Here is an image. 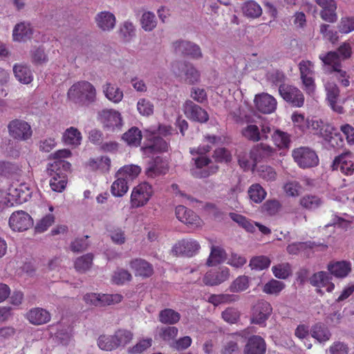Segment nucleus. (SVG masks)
Segmentation results:
<instances>
[{"label": "nucleus", "mask_w": 354, "mask_h": 354, "mask_svg": "<svg viewBox=\"0 0 354 354\" xmlns=\"http://www.w3.org/2000/svg\"><path fill=\"white\" fill-rule=\"evenodd\" d=\"M31 195V188L27 183L0 188V212L8 207L27 202Z\"/></svg>", "instance_id": "nucleus-1"}, {"label": "nucleus", "mask_w": 354, "mask_h": 354, "mask_svg": "<svg viewBox=\"0 0 354 354\" xmlns=\"http://www.w3.org/2000/svg\"><path fill=\"white\" fill-rule=\"evenodd\" d=\"M97 89L90 82L80 80L73 84L67 91V100L79 106H87L97 100Z\"/></svg>", "instance_id": "nucleus-2"}, {"label": "nucleus", "mask_w": 354, "mask_h": 354, "mask_svg": "<svg viewBox=\"0 0 354 354\" xmlns=\"http://www.w3.org/2000/svg\"><path fill=\"white\" fill-rule=\"evenodd\" d=\"M71 165L60 158V156H53L48 163V172L51 176L49 185L51 189L55 192H62L66 187L67 178L65 171L70 169Z\"/></svg>", "instance_id": "nucleus-3"}, {"label": "nucleus", "mask_w": 354, "mask_h": 354, "mask_svg": "<svg viewBox=\"0 0 354 354\" xmlns=\"http://www.w3.org/2000/svg\"><path fill=\"white\" fill-rule=\"evenodd\" d=\"M154 194L153 187L147 182H142L133 187L130 194V205L133 208L145 206Z\"/></svg>", "instance_id": "nucleus-4"}, {"label": "nucleus", "mask_w": 354, "mask_h": 354, "mask_svg": "<svg viewBox=\"0 0 354 354\" xmlns=\"http://www.w3.org/2000/svg\"><path fill=\"white\" fill-rule=\"evenodd\" d=\"M34 224L32 217L26 212L17 210L12 212L8 219V225L13 232H23L30 229Z\"/></svg>", "instance_id": "nucleus-5"}, {"label": "nucleus", "mask_w": 354, "mask_h": 354, "mask_svg": "<svg viewBox=\"0 0 354 354\" xmlns=\"http://www.w3.org/2000/svg\"><path fill=\"white\" fill-rule=\"evenodd\" d=\"M257 158L260 156H240L239 162L240 166L245 170L254 171L257 169L259 175L266 180H272L276 177V173L272 168L268 166H261V169L257 167V163L259 162Z\"/></svg>", "instance_id": "nucleus-6"}, {"label": "nucleus", "mask_w": 354, "mask_h": 354, "mask_svg": "<svg viewBox=\"0 0 354 354\" xmlns=\"http://www.w3.org/2000/svg\"><path fill=\"white\" fill-rule=\"evenodd\" d=\"M9 136L18 141H26L31 138L32 130L30 124L25 120L15 119L8 125Z\"/></svg>", "instance_id": "nucleus-7"}, {"label": "nucleus", "mask_w": 354, "mask_h": 354, "mask_svg": "<svg viewBox=\"0 0 354 354\" xmlns=\"http://www.w3.org/2000/svg\"><path fill=\"white\" fill-rule=\"evenodd\" d=\"M324 88L326 95V100L329 106L335 113L339 114L343 113V102H340V90L337 84L332 80H328L324 84Z\"/></svg>", "instance_id": "nucleus-8"}, {"label": "nucleus", "mask_w": 354, "mask_h": 354, "mask_svg": "<svg viewBox=\"0 0 354 354\" xmlns=\"http://www.w3.org/2000/svg\"><path fill=\"white\" fill-rule=\"evenodd\" d=\"M308 130L311 131L313 134L319 135L324 138L333 147V141L338 137V135L336 133L335 137L332 136L335 130L334 127L329 124H326L322 120L318 119L312 118L310 120Z\"/></svg>", "instance_id": "nucleus-9"}, {"label": "nucleus", "mask_w": 354, "mask_h": 354, "mask_svg": "<svg viewBox=\"0 0 354 354\" xmlns=\"http://www.w3.org/2000/svg\"><path fill=\"white\" fill-rule=\"evenodd\" d=\"M312 286L316 288L317 292L323 295L325 292H331L335 289V284L332 282V277L324 271L317 272L310 278Z\"/></svg>", "instance_id": "nucleus-10"}, {"label": "nucleus", "mask_w": 354, "mask_h": 354, "mask_svg": "<svg viewBox=\"0 0 354 354\" xmlns=\"http://www.w3.org/2000/svg\"><path fill=\"white\" fill-rule=\"evenodd\" d=\"M299 68L305 91L308 94H313L315 89V84L313 77L314 64L310 61L303 60L299 64Z\"/></svg>", "instance_id": "nucleus-11"}, {"label": "nucleus", "mask_w": 354, "mask_h": 354, "mask_svg": "<svg viewBox=\"0 0 354 354\" xmlns=\"http://www.w3.org/2000/svg\"><path fill=\"white\" fill-rule=\"evenodd\" d=\"M194 160V164L191 169V172L196 177H207L216 169V167H214L213 162L207 156H196Z\"/></svg>", "instance_id": "nucleus-12"}, {"label": "nucleus", "mask_w": 354, "mask_h": 354, "mask_svg": "<svg viewBox=\"0 0 354 354\" xmlns=\"http://www.w3.org/2000/svg\"><path fill=\"white\" fill-rule=\"evenodd\" d=\"M279 92L284 100L291 103L293 106L301 107L304 102L302 93L296 87L282 84L279 86Z\"/></svg>", "instance_id": "nucleus-13"}, {"label": "nucleus", "mask_w": 354, "mask_h": 354, "mask_svg": "<svg viewBox=\"0 0 354 354\" xmlns=\"http://www.w3.org/2000/svg\"><path fill=\"white\" fill-rule=\"evenodd\" d=\"M175 214L180 222L192 228L200 227L203 224L202 219L198 216L183 205H178L176 207Z\"/></svg>", "instance_id": "nucleus-14"}, {"label": "nucleus", "mask_w": 354, "mask_h": 354, "mask_svg": "<svg viewBox=\"0 0 354 354\" xmlns=\"http://www.w3.org/2000/svg\"><path fill=\"white\" fill-rule=\"evenodd\" d=\"M172 48L176 53L190 56L194 59H200L203 56L201 48L188 41H176L173 43Z\"/></svg>", "instance_id": "nucleus-15"}, {"label": "nucleus", "mask_w": 354, "mask_h": 354, "mask_svg": "<svg viewBox=\"0 0 354 354\" xmlns=\"http://www.w3.org/2000/svg\"><path fill=\"white\" fill-rule=\"evenodd\" d=\"M183 112L188 119L201 123L206 122L209 119L207 111L190 100L184 103Z\"/></svg>", "instance_id": "nucleus-16"}, {"label": "nucleus", "mask_w": 354, "mask_h": 354, "mask_svg": "<svg viewBox=\"0 0 354 354\" xmlns=\"http://www.w3.org/2000/svg\"><path fill=\"white\" fill-rule=\"evenodd\" d=\"M322 8L319 15L325 21L333 24L337 20V3L335 0H315Z\"/></svg>", "instance_id": "nucleus-17"}, {"label": "nucleus", "mask_w": 354, "mask_h": 354, "mask_svg": "<svg viewBox=\"0 0 354 354\" xmlns=\"http://www.w3.org/2000/svg\"><path fill=\"white\" fill-rule=\"evenodd\" d=\"M54 207L51 204H47L43 207V216L37 221L35 225V231L37 233H43L47 231L55 223V216L53 214Z\"/></svg>", "instance_id": "nucleus-18"}, {"label": "nucleus", "mask_w": 354, "mask_h": 354, "mask_svg": "<svg viewBox=\"0 0 354 354\" xmlns=\"http://www.w3.org/2000/svg\"><path fill=\"white\" fill-rule=\"evenodd\" d=\"M272 312L270 304L266 301L257 302L253 308L252 322L257 324H263Z\"/></svg>", "instance_id": "nucleus-19"}, {"label": "nucleus", "mask_w": 354, "mask_h": 354, "mask_svg": "<svg viewBox=\"0 0 354 354\" xmlns=\"http://www.w3.org/2000/svg\"><path fill=\"white\" fill-rule=\"evenodd\" d=\"M99 117L104 126L112 130L122 126V118L118 111L104 109L99 113Z\"/></svg>", "instance_id": "nucleus-20"}, {"label": "nucleus", "mask_w": 354, "mask_h": 354, "mask_svg": "<svg viewBox=\"0 0 354 354\" xmlns=\"http://www.w3.org/2000/svg\"><path fill=\"white\" fill-rule=\"evenodd\" d=\"M96 26L102 32H111L116 24V18L110 11L99 12L94 18Z\"/></svg>", "instance_id": "nucleus-21"}, {"label": "nucleus", "mask_w": 354, "mask_h": 354, "mask_svg": "<svg viewBox=\"0 0 354 354\" xmlns=\"http://www.w3.org/2000/svg\"><path fill=\"white\" fill-rule=\"evenodd\" d=\"M254 102L257 109L263 113H271L277 108L276 100L268 93L257 95Z\"/></svg>", "instance_id": "nucleus-22"}, {"label": "nucleus", "mask_w": 354, "mask_h": 354, "mask_svg": "<svg viewBox=\"0 0 354 354\" xmlns=\"http://www.w3.org/2000/svg\"><path fill=\"white\" fill-rule=\"evenodd\" d=\"M25 318L32 325L39 326L48 323L50 320V314L41 308H32L25 315Z\"/></svg>", "instance_id": "nucleus-23"}, {"label": "nucleus", "mask_w": 354, "mask_h": 354, "mask_svg": "<svg viewBox=\"0 0 354 354\" xmlns=\"http://www.w3.org/2000/svg\"><path fill=\"white\" fill-rule=\"evenodd\" d=\"M62 141L65 145L75 149L81 145L82 134L77 128L71 127L62 133Z\"/></svg>", "instance_id": "nucleus-24"}, {"label": "nucleus", "mask_w": 354, "mask_h": 354, "mask_svg": "<svg viewBox=\"0 0 354 354\" xmlns=\"http://www.w3.org/2000/svg\"><path fill=\"white\" fill-rule=\"evenodd\" d=\"M33 35V28L28 22L17 24L12 30V39L15 41H26L30 39Z\"/></svg>", "instance_id": "nucleus-25"}, {"label": "nucleus", "mask_w": 354, "mask_h": 354, "mask_svg": "<svg viewBox=\"0 0 354 354\" xmlns=\"http://www.w3.org/2000/svg\"><path fill=\"white\" fill-rule=\"evenodd\" d=\"M13 74L18 82L29 84L33 80V74L30 66L24 63H16L12 67Z\"/></svg>", "instance_id": "nucleus-26"}, {"label": "nucleus", "mask_w": 354, "mask_h": 354, "mask_svg": "<svg viewBox=\"0 0 354 354\" xmlns=\"http://www.w3.org/2000/svg\"><path fill=\"white\" fill-rule=\"evenodd\" d=\"M327 269L331 275L342 279L351 272V263L346 261L331 262L328 264Z\"/></svg>", "instance_id": "nucleus-27"}, {"label": "nucleus", "mask_w": 354, "mask_h": 354, "mask_svg": "<svg viewBox=\"0 0 354 354\" xmlns=\"http://www.w3.org/2000/svg\"><path fill=\"white\" fill-rule=\"evenodd\" d=\"M200 249V245L195 240H183L176 243L173 251L176 254H185L187 256H192Z\"/></svg>", "instance_id": "nucleus-28"}, {"label": "nucleus", "mask_w": 354, "mask_h": 354, "mask_svg": "<svg viewBox=\"0 0 354 354\" xmlns=\"http://www.w3.org/2000/svg\"><path fill=\"white\" fill-rule=\"evenodd\" d=\"M102 89L105 97L111 102L118 104L123 99V91L115 84L106 82Z\"/></svg>", "instance_id": "nucleus-29"}, {"label": "nucleus", "mask_w": 354, "mask_h": 354, "mask_svg": "<svg viewBox=\"0 0 354 354\" xmlns=\"http://www.w3.org/2000/svg\"><path fill=\"white\" fill-rule=\"evenodd\" d=\"M266 345L264 339L257 335L251 337L245 346L244 354H265Z\"/></svg>", "instance_id": "nucleus-30"}, {"label": "nucleus", "mask_w": 354, "mask_h": 354, "mask_svg": "<svg viewBox=\"0 0 354 354\" xmlns=\"http://www.w3.org/2000/svg\"><path fill=\"white\" fill-rule=\"evenodd\" d=\"M230 275V271L228 268L223 267L217 272H208L203 279V281L207 285L216 286L227 281Z\"/></svg>", "instance_id": "nucleus-31"}, {"label": "nucleus", "mask_w": 354, "mask_h": 354, "mask_svg": "<svg viewBox=\"0 0 354 354\" xmlns=\"http://www.w3.org/2000/svg\"><path fill=\"white\" fill-rule=\"evenodd\" d=\"M241 12L248 19H255L262 15L261 6L254 0H248L241 4Z\"/></svg>", "instance_id": "nucleus-32"}, {"label": "nucleus", "mask_w": 354, "mask_h": 354, "mask_svg": "<svg viewBox=\"0 0 354 354\" xmlns=\"http://www.w3.org/2000/svg\"><path fill=\"white\" fill-rule=\"evenodd\" d=\"M168 148L166 141L161 138L154 137L147 141L145 146L142 147V150L145 153H165L167 151Z\"/></svg>", "instance_id": "nucleus-33"}, {"label": "nucleus", "mask_w": 354, "mask_h": 354, "mask_svg": "<svg viewBox=\"0 0 354 354\" xmlns=\"http://www.w3.org/2000/svg\"><path fill=\"white\" fill-rule=\"evenodd\" d=\"M130 268L135 272L136 276L149 277L153 273L152 266L146 261L136 259L131 261Z\"/></svg>", "instance_id": "nucleus-34"}, {"label": "nucleus", "mask_w": 354, "mask_h": 354, "mask_svg": "<svg viewBox=\"0 0 354 354\" xmlns=\"http://www.w3.org/2000/svg\"><path fill=\"white\" fill-rule=\"evenodd\" d=\"M351 156H336L333 163V168L339 170L346 175H351L354 171V163Z\"/></svg>", "instance_id": "nucleus-35"}, {"label": "nucleus", "mask_w": 354, "mask_h": 354, "mask_svg": "<svg viewBox=\"0 0 354 354\" xmlns=\"http://www.w3.org/2000/svg\"><path fill=\"white\" fill-rule=\"evenodd\" d=\"M141 172V168L136 165H127L122 167L116 172L119 176L129 183L136 179Z\"/></svg>", "instance_id": "nucleus-36"}, {"label": "nucleus", "mask_w": 354, "mask_h": 354, "mask_svg": "<svg viewBox=\"0 0 354 354\" xmlns=\"http://www.w3.org/2000/svg\"><path fill=\"white\" fill-rule=\"evenodd\" d=\"M177 66L179 68H182L185 74V81L189 84H195L200 80V73L199 71L190 64L178 63Z\"/></svg>", "instance_id": "nucleus-37"}, {"label": "nucleus", "mask_w": 354, "mask_h": 354, "mask_svg": "<svg viewBox=\"0 0 354 354\" xmlns=\"http://www.w3.org/2000/svg\"><path fill=\"white\" fill-rule=\"evenodd\" d=\"M115 180L112 183L110 192L114 197H122L129 190V183L125 179L117 176L115 174Z\"/></svg>", "instance_id": "nucleus-38"}, {"label": "nucleus", "mask_w": 354, "mask_h": 354, "mask_svg": "<svg viewBox=\"0 0 354 354\" xmlns=\"http://www.w3.org/2000/svg\"><path fill=\"white\" fill-rule=\"evenodd\" d=\"M310 334L319 343L328 342L331 336L329 330L321 324L314 325L310 330Z\"/></svg>", "instance_id": "nucleus-39"}, {"label": "nucleus", "mask_w": 354, "mask_h": 354, "mask_svg": "<svg viewBox=\"0 0 354 354\" xmlns=\"http://www.w3.org/2000/svg\"><path fill=\"white\" fill-rule=\"evenodd\" d=\"M319 59L324 65H328L331 67V71L337 70L339 67H342V59L336 51H329L326 54L319 55Z\"/></svg>", "instance_id": "nucleus-40"}, {"label": "nucleus", "mask_w": 354, "mask_h": 354, "mask_svg": "<svg viewBox=\"0 0 354 354\" xmlns=\"http://www.w3.org/2000/svg\"><path fill=\"white\" fill-rule=\"evenodd\" d=\"M111 165V160L108 156H93L90 158L86 166L92 170L100 169L108 171Z\"/></svg>", "instance_id": "nucleus-41"}, {"label": "nucleus", "mask_w": 354, "mask_h": 354, "mask_svg": "<svg viewBox=\"0 0 354 354\" xmlns=\"http://www.w3.org/2000/svg\"><path fill=\"white\" fill-rule=\"evenodd\" d=\"M226 258L225 250L218 246H212L211 252L207 261L209 266H214L223 262Z\"/></svg>", "instance_id": "nucleus-42"}, {"label": "nucleus", "mask_w": 354, "mask_h": 354, "mask_svg": "<svg viewBox=\"0 0 354 354\" xmlns=\"http://www.w3.org/2000/svg\"><path fill=\"white\" fill-rule=\"evenodd\" d=\"M250 200L255 203H261L266 198L267 193L259 184L252 185L248 190Z\"/></svg>", "instance_id": "nucleus-43"}, {"label": "nucleus", "mask_w": 354, "mask_h": 354, "mask_svg": "<svg viewBox=\"0 0 354 354\" xmlns=\"http://www.w3.org/2000/svg\"><path fill=\"white\" fill-rule=\"evenodd\" d=\"M122 139L130 146L137 147L142 140V133L137 127H131L123 134Z\"/></svg>", "instance_id": "nucleus-44"}, {"label": "nucleus", "mask_w": 354, "mask_h": 354, "mask_svg": "<svg viewBox=\"0 0 354 354\" xmlns=\"http://www.w3.org/2000/svg\"><path fill=\"white\" fill-rule=\"evenodd\" d=\"M285 287L283 282L272 279L264 284L262 291L267 295H278Z\"/></svg>", "instance_id": "nucleus-45"}, {"label": "nucleus", "mask_w": 354, "mask_h": 354, "mask_svg": "<svg viewBox=\"0 0 354 354\" xmlns=\"http://www.w3.org/2000/svg\"><path fill=\"white\" fill-rule=\"evenodd\" d=\"M93 255L91 254H86L77 258L74 262V267L79 272H86L92 266Z\"/></svg>", "instance_id": "nucleus-46"}, {"label": "nucleus", "mask_w": 354, "mask_h": 354, "mask_svg": "<svg viewBox=\"0 0 354 354\" xmlns=\"http://www.w3.org/2000/svg\"><path fill=\"white\" fill-rule=\"evenodd\" d=\"M250 286L248 277L242 275L235 279L230 286V290L232 292H241L246 290Z\"/></svg>", "instance_id": "nucleus-47"}, {"label": "nucleus", "mask_w": 354, "mask_h": 354, "mask_svg": "<svg viewBox=\"0 0 354 354\" xmlns=\"http://www.w3.org/2000/svg\"><path fill=\"white\" fill-rule=\"evenodd\" d=\"M300 205L307 209H315L322 204V200L315 195H305L299 201Z\"/></svg>", "instance_id": "nucleus-48"}, {"label": "nucleus", "mask_w": 354, "mask_h": 354, "mask_svg": "<svg viewBox=\"0 0 354 354\" xmlns=\"http://www.w3.org/2000/svg\"><path fill=\"white\" fill-rule=\"evenodd\" d=\"M117 348L128 344L133 337V333L127 330H118L113 335Z\"/></svg>", "instance_id": "nucleus-49"}, {"label": "nucleus", "mask_w": 354, "mask_h": 354, "mask_svg": "<svg viewBox=\"0 0 354 354\" xmlns=\"http://www.w3.org/2000/svg\"><path fill=\"white\" fill-rule=\"evenodd\" d=\"M97 346L103 351H111L117 348V344L113 335H100L97 339Z\"/></svg>", "instance_id": "nucleus-50"}, {"label": "nucleus", "mask_w": 354, "mask_h": 354, "mask_svg": "<svg viewBox=\"0 0 354 354\" xmlns=\"http://www.w3.org/2000/svg\"><path fill=\"white\" fill-rule=\"evenodd\" d=\"M180 314L171 309H165L160 313L159 319L163 324H174L180 319Z\"/></svg>", "instance_id": "nucleus-51"}, {"label": "nucleus", "mask_w": 354, "mask_h": 354, "mask_svg": "<svg viewBox=\"0 0 354 354\" xmlns=\"http://www.w3.org/2000/svg\"><path fill=\"white\" fill-rule=\"evenodd\" d=\"M337 28L341 34H348L354 31V17H343L337 24Z\"/></svg>", "instance_id": "nucleus-52"}, {"label": "nucleus", "mask_w": 354, "mask_h": 354, "mask_svg": "<svg viewBox=\"0 0 354 354\" xmlns=\"http://www.w3.org/2000/svg\"><path fill=\"white\" fill-rule=\"evenodd\" d=\"M157 25L155 15L151 12H145L141 17V26L145 31L153 30Z\"/></svg>", "instance_id": "nucleus-53"}, {"label": "nucleus", "mask_w": 354, "mask_h": 354, "mask_svg": "<svg viewBox=\"0 0 354 354\" xmlns=\"http://www.w3.org/2000/svg\"><path fill=\"white\" fill-rule=\"evenodd\" d=\"M243 136L253 142H257L261 139L259 127L255 124H249L242 130Z\"/></svg>", "instance_id": "nucleus-54"}, {"label": "nucleus", "mask_w": 354, "mask_h": 354, "mask_svg": "<svg viewBox=\"0 0 354 354\" xmlns=\"http://www.w3.org/2000/svg\"><path fill=\"white\" fill-rule=\"evenodd\" d=\"M270 263V259L268 257L258 256L251 259L249 266L252 270H262L268 268Z\"/></svg>", "instance_id": "nucleus-55"}, {"label": "nucleus", "mask_w": 354, "mask_h": 354, "mask_svg": "<svg viewBox=\"0 0 354 354\" xmlns=\"http://www.w3.org/2000/svg\"><path fill=\"white\" fill-rule=\"evenodd\" d=\"M294 127L301 132H305L308 129L309 118H306L301 113H294L291 117Z\"/></svg>", "instance_id": "nucleus-56"}, {"label": "nucleus", "mask_w": 354, "mask_h": 354, "mask_svg": "<svg viewBox=\"0 0 354 354\" xmlns=\"http://www.w3.org/2000/svg\"><path fill=\"white\" fill-rule=\"evenodd\" d=\"M152 344L151 338H143L140 339L134 346L128 348L129 354H140L151 347Z\"/></svg>", "instance_id": "nucleus-57"}, {"label": "nucleus", "mask_w": 354, "mask_h": 354, "mask_svg": "<svg viewBox=\"0 0 354 354\" xmlns=\"http://www.w3.org/2000/svg\"><path fill=\"white\" fill-rule=\"evenodd\" d=\"M272 139L276 146L280 149L288 148L290 145V136L287 133L276 130L272 135Z\"/></svg>", "instance_id": "nucleus-58"}, {"label": "nucleus", "mask_w": 354, "mask_h": 354, "mask_svg": "<svg viewBox=\"0 0 354 354\" xmlns=\"http://www.w3.org/2000/svg\"><path fill=\"white\" fill-rule=\"evenodd\" d=\"M294 160L303 169L317 166L319 163L318 156H293Z\"/></svg>", "instance_id": "nucleus-59"}, {"label": "nucleus", "mask_w": 354, "mask_h": 354, "mask_svg": "<svg viewBox=\"0 0 354 354\" xmlns=\"http://www.w3.org/2000/svg\"><path fill=\"white\" fill-rule=\"evenodd\" d=\"M319 32L324 38L333 44L339 41L338 33L339 32L338 30L331 29L328 24H322L319 26Z\"/></svg>", "instance_id": "nucleus-60"}, {"label": "nucleus", "mask_w": 354, "mask_h": 354, "mask_svg": "<svg viewBox=\"0 0 354 354\" xmlns=\"http://www.w3.org/2000/svg\"><path fill=\"white\" fill-rule=\"evenodd\" d=\"M153 103L145 97L140 98L137 102V110L143 116H149L153 113Z\"/></svg>", "instance_id": "nucleus-61"}, {"label": "nucleus", "mask_w": 354, "mask_h": 354, "mask_svg": "<svg viewBox=\"0 0 354 354\" xmlns=\"http://www.w3.org/2000/svg\"><path fill=\"white\" fill-rule=\"evenodd\" d=\"M272 271L275 277L278 279H285L291 274L290 266L288 263H280L274 266Z\"/></svg>", "instance_id": "nucleus-62"}, {"label": "nucleus", "mask_w": 354, "mask_h": 354, "mask_svg": "<svg viewBox=\"0 0 354 354\" xmlns=\"http://www.w3.org/2000/svg\"><path fill=\"white\" fill-rule=\"evenodd\" d=\"M167 170V165L160 162L159 158H156L154 164L147 169V174L149 177L154 178L158 175L166 173Z\"/></svg>", "instance_id": "nucleus-63"}, {"label": "nucleus", "mask_w": 354, "mask_h": 354, "mask_svg": "<svg viewBox=\"0 0 354 354\" xmlns=\"http://www.w3.org/2000/svg\"><path fill=\"white\" fill-rule=\"evenodd\" d=\"M230 217L232 221L238 223L246 231L249 232H253L254 231V226L253 222L248 221L245 216L236 213H230Z\"/></svg>", "instance_id": "nucleus-64"}]
</instances>
